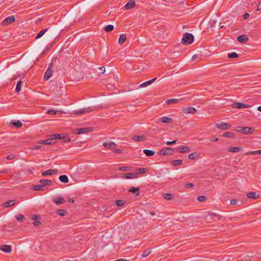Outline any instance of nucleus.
Masks as SVG:
<instances>
[{
    "label": "nucleus",
    "instance_id": "e433bc0d",
    "mask_svg": "<svg viewBox=\"0 0 261 261\" xmlns=\"http://www.w3.org/2000/svg\"><path fill=\"white\" fill-rule=\"evenodd\" d=\"M178 101V99L175 98H172V99H168L166 102L167 105H171L172 103H175Z\"/></svg>",
    "mask_w": 261,
    "mask_h": 261
},
{
    "label": "nucleus",
    "instance_id": "9d476101",
    "mask_svg": "<svg viewBox=\"0 0 261 261\" xmlns=\"http://www.w3.org/2000/svg\"><path fill=\"white\" fill-rule=\"evenodd\" d=\"M92 111H93V110L91 107H88V108H83V109H80L79 110L75 111L74 114L76 115H80L82 114L88 113Z\"/></svg>",
    "mask_w": 261,
    "mask_h": 261
},
{
    "label": "nucleus",
    "instance_id": "37998d69",
    "mask_svg": "<svg viewBox=\"0 0 261 261\" xmlns=\"http://www.w3.org/2000/svg\"><path fill=\"white\" fill-rule=\"evenodd\" d=\"M223 136L224 137L231 138L234 137V134L231 132H227V133H224L223 134Z\"/></svg>",
    "mask_w": 261,
    "mask_h": 261
},
{
    "label": "nucleus",
    "instance_id": "cd10ccee",
    "mask_svg": "<svg viewBox=\"0 0 261 261\" xmlns=\"http://www.w3.org/2000/svg\"><path fill=\"white\" fill-rule=\"evenodd\" d=\"M182 160H174L171 162V164L173 166H178L181 165Z\"/></svg>",
    "mask_w": 261,
    "mask_h": 261
},
{
    "label": "nucleus",
    "instance_id": "f257e3e1",
    "mask_svg": "<svg viewBox=\"0 0 261 261\" xmlns=\"http://www.w3.org/2000/svg\"><path fill=\"white\" fill-rule=\"evenodd\" d=\"M194 36L189 33H186L184 35L182 39V43L184 45H189L193 42Z\"/></svg>",
    "mask_w": 261,
    "mask_h": 261
},
{
    "label": "nucleus",
    "instance_id": "f704fd0d",
    "mask_svg": "<svg viewBox=\"0 0 261 261\" xmlns=\"http://www.w3.org/2000/svg\"><path fill=\"white\" fill-rule=\"evenodd\" d=\"M143 152L147 156H152L154 154L155 152L154 151L148 149H144Z\"/></svg>",
    "mask_w": 261,
    "mask_h": 261
},
{
    "label": "nucleus",
    "instance_id": "a19ab883",
    "mask_svg": "<svg viewBox=\"0 0 261 261\" xmlns=\"http://www.w3.org/2000/svg\"><path fill=\"white\" fill-rule=\"evenodd\" d=\"M198 157V154L196 152H193V153H190L188 156L189 159H191V160L195 159L197 158Z\"/></svg>",
    "mask_w": 261,
    "mask_h": 261
},
{
    "label": "nucleus",
    "instance_id": "5fc2aeb1",
    "mask_svg": "<svg viewBox=\"0 0 261 261\" xmlns=\"http://www.w3.org/2000/svg\"><path fill=\"white\" fill-rule=\"evenodd\" d=\"M129 167H119V170L120 171H128Z\"/></svg>",
    "mask_w": 261,
    "mask_h": 261
},
{
    "label": "nucleus",
    "instance_id": "c756f323",
    "mask_svg": "<svg viewBox=\"0 0 261 261\" xmlns=\"http://www.w3.org/2000/svg\"><path fill=\"white\" fill-rule=\"evenodd\" d=\"M126 39V35L125 34H121L118 40L119 44L122 45L125 41Z\"/></svg>",
    "mask_w": 261,
    "mask_h": 261
},
{
    "label": "nucleus",
    "instance_id": "20e7f679",
    "mask_svg": "<svg viewBox=\"0 0 261 261\" xmlns=\"http://www.w3.org/2000/svg\"><path fill=\"white\" fill-rule=\"evenodd\" d=\"M15 20L14 16H10L6 17L1 23L2 25H7L12 24Z\"/></svg>",
    "mask_w": 261,
    "mask_h": 261
},
{
    "label": "nucleus",
    "instance_id": "b1692460",
    "mask_svg": "<svg viewBox=\"0 0 261 261\" xmlns=\"http://www.w3.org/2000/svg\"><path fill=\"white\" fill-rule=\"evenodd\" d=\"M259 196V194H256L255 192H250L247 194V197L250 199H256Z\"/></svg>",
    "mask_w": 261,
    "mask_h": 261
},
{
    "label": "nucleus",
    "instance_id": "f3484780",
    "mask_svg": "<svg viewBox=\"0 0 261 261\" xmlns=\"http://www.w3.org/2000/svg\"><path fill=\"white\" fill-rule=\"evenodd\" d=\"M53 202L57 204H63L65 202V200L62 197H57L53 199Z\"/></svg>",
    "mask_w": 261,
    "mask_h": 261
},
{
    "label": "nucleus",
    "instance_id": "a878e982",
    "mask_svg": "<svg viewBox=\"0 0 261 261\" xmlns=\"http://www.w3.org/2000/svg\"><path fill=\"white\" fill-rule=\"evenodd\" d=\"M15 203V201L14 200H9L6 202H5L3 204V206L5 207H8V206H13Z\"/></svg>",
    "mask_w": 261,
    "mask_h": 261
},
{
    "label": "nucleus",
    "instance_id": "a211bd4d",
    "mask_svg": "<svg viewBox=\"0 0 261 261\" xmlns=\"http://www.w3.org/2000/svg\"><path fill=\"white\" fill-rule=\"evenodd\" d=\"M135 6V2L133 1H129L124 6L126 10H130L134 8Z\"/></svg>",
    "mask_w": 261,
    "mask_h": 261
},
{
    "label": "nucleus",
    "instance_id": "680f3d73",
    "mask_svg": "<svg viewBox=\"0 0 261 261\" xmlns=\"http://www.w3.org/2000/svg\"><path fill=\"white\" fill-rule=\"evenodd\" d=\"M99 70L101 73H103L106 71L105 67H99Z\"/></svg>",
    "mask_w": 261,
    "mask_h": 261
},
{
    "label": "nucleus",
    "instance_id": "603ef678",
    "mask_svg": "<svg viewBox=\"0 0 261 261\" xmlns=\"http://www.w3.org/2000/svg\"><path fill=\"white\" fill-rule=\"evenodd\" d=\"M206 199V197L204 196H200L198 197V200L200 202H202L205 201Z\"/></svg>",
    "mask_w": 261,
    "mask_h": 261
},
{
    "label": "nucleus",
    "instance_id": "39448f33",
    "mask_svg": "<svg viewBox=\"0 0 261 261\" xmlns=\"http://www.w3.org/2000/svg\"><path fill=\"white\" fill-rule=\"evenodd\" d=\"M53 64L52 63H50L49 64L48 67L46 71L44 76V80H48L50 77L53 74Z\"/></svg>",
    "mask_w": 261,
    "mask_h": 261
},
{
    "label": "nucleus",
    "instance_id": "4d7b16f0",
    "mask_svg": "<svg viewBox=\"0 0 261 261\" xmlns=\"http://www.w3.org/2000/svg\"><path fill=\"white\" fill-rule=\"evenodd\" d=\"M15 158V155L14 154H10L7 156V159L8 160H12Z\"/></svg>",
    "mask_w": 261,
    "mask_h": 261
},
{
    "label": "nucleus",
    "instance_id": "c9c22d12",
    "mask_svg": "<svg viewBox=\"0 0 261 261\" xmlns=\"http://www.w3.org/2000/svg\"><path fill=\"white\" fill-rule=\"evenodd\" d=\"M48 29H43L38 34V35H37V36L36 37L35 39H38L40 38H41L45 33L47 31Z\"/></svg>",
    "mask_w": 261,
    "mask_h": 261
},
{
    "label": "nucleus",
    "instance_id": "4c0bfd02",
    "mask_svg": "<svg viewBox=\"0 0 261 261\" xmlns=\"http://www.w3.org/2000/svg\"><path fill=\"white\" fill-rule=\"evenodd\" d=\"M146 170H147V169L146 168H138L136 170L137 172H136V173H137V175L139 174H144L146 172Z\"/></svg>",
    "mask_w": 261,
    "mask_h": 261
},
{
    "label": "nucleus",
    "instance_id": "7ed1b4c3",
    "mask_svg": "<svg viewBox=\"0 0 261 261\" xmlns=\"http://www.w3.org/2000/svg\"><path fill=\"white\" fill-rule=\"evenodd\" d=\"M93 128L92 127H84L80 128H76L74 130V133L76 135H79L91 132Z\"/></svg>",
    "mask_w": 261,
    "mask_h": 261
},
{
    "label": "nucleus",
    "instance_id": "f03ea898",
    "mask_svg": "<svg viewBox=\"0 0 261 261\" xmlns=\"http://www.w3.org/2000/svg\"><path fill=\"white\" fill-rule=\"evenodd\" d=\"M52 139L54 140H62L64 142H69L71 141V139L67 136L65 134H54L52 135Z\"/></svg>",
    "mask_w": 261,
    "mask_h": 261
},
{
    "label": "nucleus",
    "instance_id": "49530a36",
    "mask_svg": "<svg viewBox=\"0 0 261 261\" xmlns=\"http://www.w3.org/2000/svg\"><path fill=\"white\" fill-rule=\"evenodd\" d=\"M239 57V55L238 54H237L235 52H232V53H229L228 55V58H230V59H231V58H237Z\"/></svg>",
    "mask_w": 261,
    "mask_h": 261
},
{
    "label": "nucleus",
    "instance_id": "ea45409f",
    "mask_svg": "<svg viewBox=\"0 0 261 261\" xmlns=\"http://www.w3.org/2000/svg\"><path fill=\"white\" fill-rule=\"evenodd\" d=\"M21 84H22L21 81L19 80L17 82L16 87L15 88V92H18L20 91V89H21Z\"/></svg>",
    "mask_w": 261,
    "mask_h": 261
},
{
    "label": "nucleus",
    "instance_id": "13d9d810",
    "mask_svg": "<svg viewBox=\"0 0 261 261\" xmlns=\"http://www.w3.org/2000/svg\"><path fill=\"white\" fill-rule=\"evenodd\" d=\"M237 203V201L235 199H231L230 200V204L231 205H235Z\"/></svg>",
    "mask_w": 261,
    "mask_h": 261
},
{
    "label": "nucleus",
    "instance_id": "f8f14e48",
    "mask_svg": "<svg viewBox=\"0 0 261 261\" xmlns=\"http://www.w3.org/2000/svg\"><path fill=\"white\" fill-rule=\"evenodd\" d=\"M57 169H48L42 172V175L43 176H46L47 175H51L53 174L57 173Z\"/></svg>",
    "mask_w": 261,
    "mask_h": 261
},
{
    "label": "nucleus",
    "instance_id": "58836bf2",
    "mask_svg": "<svg viewBox=\"0 0 261 261\" xmlns=\"http://www.w3.org/2000/svg\"><path fill=\"white\" fill-rule=\"evenodd\" d=\"M151 252V250L150 249H146L145 251L142 254V257H145L148 256Z\"/></svg>",
    "mask_w": 261,
    "mask_h": 261
},
{
    "label": "nucleus",
    "instance_id": "8fccbe9b",
    "mask_svg": "<svg viewBox=\"0 0 261 261\" xmlns=\"http://www.w3.org/2000/svg\"><path fill=\"white\" fill-rule=\"evenodd\" d=\"M66 211L65 210L61 209L57 211V214L61 216H63L65 215Z\"/></svg>",
    "mask_w": 261,
    "mask_h": 261
},
{
    "label": "nucleus",
    "instance_id": "e2e57ef3",
    "mask_svg": "<svg viewBox=\"0 0 261 261\" xmlns=\"http://www.w3.org/2000/svg\"><path fill=\"white\" fill-rule=\"evenodd\" d=\"M249 16V14L247 13H246L243 15V18L244 19H247Z\"/></svg>",
    "mask_w": 261,
    "mask_h": 261
},
{
    "label": "nucleus",
    "instance_id": "5701e85b",
    "mask_svg": "<svg viewBox=\"0 0 261 261\" xmlns=\"http://www.w3.org/2000/svg\"><path fill=\"white\" fill-rule=\"evenodd\" d=\"M237 40L240 43H244L248 40V38L246 35H242L239 36Z\"/></svg>",
    "mask_w": 261,
    "mask_h": 261
},
{
    "label": "nucleus",
    "instance_id": "aec40b11",
    "mask_svg": "<svg viewBox=\"0 0 261 261\" xmlns=\"http://www.w3.org/2000/svg\"><path fill=\"white\" fill-rule=\"evenodd\" d=\"M0 250L7 253H9L11 251V246L7 245H3L0 247Z\"/></svg>",
    "mask_w": 261,
    "mask_h": 261
},
{
    "label": "nucleus",
    "instance_id": "6e6d98bb",
    "mask_svg": "<svg viewBox=\"0 0 261 261\" xmlns=\"http://www.w3.org/2000/svg\"><path fill=\"white\" fill-rule=\"evenodd\" d=\"M194 186V185L192 183H187L185 185V187L187 188H192Z\"/></svg>",
    "mask_w": 261,
    "mask_h": 261
},
{
    "label": "nucleus",
    "instance_id": "de8ad7c7",
    "mask_svg": "<svg viewBox=\"0 0 261 261\" xmlns=\"http://www.w3.org/2000/svg\"><path fill=\"white\" fill-rule=\"evenodd\" d=\"M208 215L211 217V219H213L214 217H216L218 220H219L222 217V216L218 215L217 214L214 213H210V214H209Z\"/></svg>",
    "mask_w": 261,
    "mask_h": 261
},
{
    "label": "nucleus",
    "instance_id": "bb28decb",
    "mask_svg": "<svg viewBox=\"0 0 261 261\" xmlns=\"http://www.w3.org/2000/svg\"><path fill=\"white\" fill-rule=\"evenodd\" d=\"M59 179L60 180V181L65 184L68 183L69 181L68 178L67 176L66 175H62L60 176Z\"/></svg>",
    "mask_w": 261,
    "mask_h": 261
},
{
    "label": "nucleus",
    "instance_id": "dca6fc26",
    "mask_svg": "<svg viewBox=\"0 0 261 261\" xmlns=\"http://www.w3.org/2000/svg\"><path fill=\"white\" fill-rule=\"evenodd\" d=\"M54 140L53 139H52V135L50 136V138L45 140H42L39 142V143L41 144H46V145H52L55 143V142H53V141Z\"/></svg>",
    "mask_w": 261,
    "mask_h": 261
},
{
    "label": "nucleus",
    "instance_id": "6ab92c4d",
    "mask_svg": "<svg viewBox=\"0 0 261 261\" xmlns=\"http://www.w3.org/2000/svg\"><path fill=\"white\" fill-rule=\"evenodd\" d=\"M39 183L42 184L45 187L47 185H51L53 184V181L49 179H43L39 181Z\"/></svg>",
    "mask_w": 261,
    "mask_h": 261
},
{
    "label": "nucleus",
    "instance_id": "774afa93",
    "mask_svg": "<svg viewBox=\"0 0 261 261\" xmlns=\"http://www.w3.org/2000/svg\"><path fill=\"white\" fill-rule=\"evenodd\" d=\"M41 148V146L36 145L34 147V149H39Z\"/></svg>",
    "mask_w": 261,
    "mask_h": 261
},
{
    "label": "nucleus",
    "instance_id": "c85d7f7f",
    "mask_svg": "<svg viewBox=\"0 0 261 261\" xmlns=\"http://www.w3.org/2000/svg\"><path fill=\"white\" fill-rule=\"evenodd\" d=\"M139 190H140L139 187H137V188L132 187V188H130L129 190V191L130 192L135 194L136 195L138 196L140 195Z\"/></svg>",
    "mask_w": 261,
    "mask_h": 261
},
{
    "label": "nucleus",
    "instance_id": "052dcab7",
    "mask_svg": "<svg viewBox=\"0 0 261 261\" xmlns=\"http://www.w3.org/2000/svg\"><path fill=\"white\" fill-rule=\"evenodd\" d=\"M33 224L35 226H38L39 225H40L41 224V222H40V221H35L33 223Z\"/></svg>",
    "mask_w": 261,
    "mask_h": 261
},
{
    "label": "nucleus",
    "instance_id": "c03bdc74",
    "mask_svg": "<svg viewBox=\"0 0 261 261\" xmlns=\"http://www.w3.org/2000/svg\"><path fill=\"white\" fill-rule=\"evenodd\" d=\"M12 124L18 128L21 127L22 125V123L19 120H17L16 121L12 122Z\"/></svg>",
    "mask_w": 261,
    "mask_h": 261
},
{
    "label": "nucleus",
    "instance_id": "2eb2a0df",
    "mask_svg": "<svg viewBox=\"0 0 261 261\" xmlns=\"http://www.w3.org/2000/svg\"><path fill=\"white\" fill-rule=\"evenodd\" d=\"M159 121L160 122L165 123H171L172 122V119L171 117L165 116V117L160 118L159 119Z\"/></svg>",
    "mask_w": 261,
    "mask_h": 261
},
{
    "label": "nucleus",
    "instance_id": "a18cd8bd",
    "mask_svg": "<svg viewBox=\"0 0 261 261\" xmlns=\"http://www.w3.org/2000/svg\"><path fill=\"white\" fill-rule=\"evenodd\" d=\"M16 219L19 222H22L24 220V216L22 214H19L16 216Z\"/></svg>",
    "mask_w": 261,
    "mask_h": 261
},
{
    "label": "nucleus",
    "instance_id": "72a5a7b5",
    "mask_svg": "<svg viewBox=\"0 0 261 261\" xmlns=\"http://www.w3.org/2000/svg\"><path fill=\"white\" fill-rule=\"evenodd\" d=\"M245 155H256V154H261L260 150H255V151H251L247 152L245 153Z\"/></svg>",
    "mask_w": 261,
    "mask_h": 261
},
{
    "label": "nucleus",
    "instance_id": "412c9836",
    "mask_svg": "<svg viewBox=\"0 0 261 261\" xmlns=\"http://www.w3.org/2000/svg\"><path fill=\"white\" fill-rule=\"evenodd\" d=\"M156 78L154 77V78L152 79L151 80H149V81H146L145 82H144L143 83L141 84L140 85V88H144L145 87L149 86V85H151L153 82H154L156 80Z\"/></svg>",
    "mask_w": 261,
    "mask_h": 261
},
{
    "label": "nucleus",
    "instance_id": "393cba45",
    "mask_svg": "<svg viewBox=\"0 0 261 261\" xmlns=\"http://www.w3.org/2000/svg\"><path fill=\"white\" fill-rule=\"evenodd\" d=\"M178 149H179L178 151L181 153H186L190 151V148L187 146H180L178 148Z\"/></svg>",
    "mask_w": 261,
    "mask_h": 261
},
{
    "label": "nucleus",
    "instance_id": "79ce46f5",
    "mask_svg": "<svg viewBox=\"0 0 261 261\" xmlns=\"http://www.w3.org/2000/svg\"><path fill=\"white\" fill-rule=\"evenodd\" d=\"M114 26L112 24H109L105 28V31L106 32H110L113 30Z\"/></svg>",
    "mask_w": 261,
    "mask_h": 261
},
{
    "label": "nucleus",
    "instance_id": "4468645a",
    "mask_svg": "<svg viewBox=\"0 0 261 261\" xmlns=\"http://www.w3.org/2000/svg\"><path fill=\"white\" fill-rule=\"evenodd\" d=\"M132 139L134 141L143 142L146 140V138L144 136L134 135L133 136Z\"/></svg>",
    "mask_w": 261,
    "mask_h": 261
},
{
    "label": "nucleus",
    "instance_id": "0e129e2a",
    "mask_svg": "<svg viewBox=\"0 0 261 261\" xmlns=\"http://www.w3.org/2000/svg\"><path fill=\"white\" fill-rule=\"evenodd\" d=\"M261 9V2L259 3V4L257 6V11H259Z\"/></svg>",
    "mask_w": 261,
    "mask_h": 261
},
{
    "label": "nucleus",
    "instance_id": "1a4fd4ad",
    "mask_svg": "<svg viewBox=\"0 0 261 261\" xmlns=\"http://www.w3.org/2000/svg\"><path fill=\"white\" fill-rule=\"evenodd\" d=\"M103 146L106 148L111 149L113 150L114 148L117 146V144L113 141H108L107 142H104L103 144Z\"/></svg>",
    "mask_w": 261,
    "mask_h": 261
},
{
    "label": "nucleus",
    "instance_id": "338daca9",
    "mask_svg": "<svg viewBox=\"0 0 261 261\" xmlns=\"http://www.w3.org/2000/svg\"><path fill=\"white\" fill-rule=\"evenodd\" d=\"M218 138H214L213 139H211V140L213 142H217L218 141Z\"/></svg>",
    "mask_w": 261,
    "mask_h": 261
},
{
    "label": "nucleus",
    "instance_id": "7c9ffc66",
    "mask_svg": "<svg viewBox=\"0 0 261 261\" xmlns=\"http://www.w3.org/2000/svg\"><path fill=\"white\" fill-rule=\"evenodd\" d=\"M163 197L165 199L169 200L173 199L174 196L173 194L171 193H166L163 195Z\"/></svg>",
    "mask_w": 261,
    "mask_h": 261
},
{
    "label": "nucleus",
    "instance_id": "473e14b6",
    "mask_svg": "<svg viewBox=\"0 0 261 261\" xmlns=\"http://www.w3.org/2000/svg\"><path fill=\"white\" fill-rule=\"evenodd\" d=\"M242 150L241 147H232L228 149V151L231 152H238Z\"/></svg>",
    "mask_w": 261,
    "mask_h": 261
},
{
    "label": "nucleus",
    "instance_id": "9b49d317",
    "mask_svg": "<svg viewBox=\"0 0 261 261\" xmlns=\"http://www.w3.org/2000/svg\"><path fill=\"white\" fill-rule=\"evenodd\" d=\"M239 128H241L242 133L244 134H250L254 130V129L251 127H242L239 126Z\"/></svg>",
    "mask_w": 261,
    "mask_h": 261
},
{
    "label": "nucleus",
    "instance_id": "ddd939ff",
    "mask_svg": "<svg viewBox=\"0 0 261 261\" xmlns=\"http://www.w3.org/2000/svg\"><path fill=\"white\" fill-rule=\"evenodd\" d=\"M233 107L237 109H245L249 108L250 106L243 103L237 102L233 104Z\"/></svg>",
    "mask_w": 261,
    "mask_h": 261
},
{
    "label": "nucleus",
    "instance_id": "bf43d9fd",
    "mask_svg": "<svg viewBox=\"0 0 261 261\" xmlns=\"http://www.w3.org/2000/svg\"><path fill=\"white\" fill-rule=\"evenodd\" d=\"M113 151L114 152H116V153H120L122 152V150L119 149H115L114 148V149H113Z\"/></svg>",
    "mask_w": 261,
    "mask_h": 261
},
{
    "label": "nucleus",
    "instance_id": "09e8293b",
    "mask_svg": "<svg viewBox=\"0 0 261 261\" xmlns=\"http://www.w3.org/2000/svg\"><path fill=\"white\" fill-rule=\"evenodd\" d=\"M125 202L122 200H117L116 201V204L118 206H123L124 205Z\"/></svg>",
    "mask_w": 261,
    "mask_h": 261
},
{
    "label": "nucleus",
    "instance_id": "69168bd1",
    "mask_svg": "<svg viewBox=\"0 0 261 261\" xmlns=\"http://www.w3.org/2000/svg\"><path fill=\"white\" fill-rule=\"evenodd\" d=\"M38 216L34 215L32 216V219L33 220H36L37 219Z\"/></svg>",
    "mask_w": 261,
    "mask_h": 261
},
{
    "label": "nucleus",
    "instance_id": "0eeeda50",
    "mask_svg": "<svg viewBox=\"0 0 261 261\" xmlns=\"http://www.w3.org/2000/svg\"><path fill=\"white\" fill-rule=\"evenodd\" d=\"M174 150V148H173L168 147L166 148H162L160 150V153L163 155H171Z\"/></svg>",
    "mask_w": 261,
    "mask_h": 261
},
{
    "label": "nucleus",
    "instance_id": "864d4df0",
    "mask_svg": "<svg viewBox=\"0 0 261 261\" xmlns=\"http://www.w3.org/2000/svg\"><path fill=\"white\" fill-rule=\"evenodd\" d=\"M177 140H175L173 141H167L166 142V144L168 145H172L174 144L176 142Z\"/></svg>",
    "mask_w": 261,
    "mask_h": 261
},
{
    "label": "nucleus",
    "instance_id": "3c124183",
    "mask_svg": "<svg viewBox=\"0 0 261 261\" xmlns=\"http://www.w3.org/2000/svg\"><path fill=\"white\" fill-rule=\"evenodd\" d=\"M47 113L51 115H55L57 113V111L54 110H49L47 111Z\"/></svg>",
    "mask_w": 261,
    "mask_h": 261
},
{
    "label": "nucleus",
    "instance_id": "6e6552de",
    "mask_svg": "<svg viewBox=\"0 0 261 261\" xmlns=\"http://www.w3.org/2000/svg\"><path fill=\"white\" fill-rule=\"evenodd\" d=\"M216 126L217 128L222 130L228 129L231 126L229 123H224L222 122L216 123Z\"/></svg>",
    "mask_w": 261,
    "mask_h": 261
},
{
    "label": "nucleus",
    "instance_id": "4be33fe9",
    "mask_svg": "<svg viewBox=\"0 0 261 261\" xmlns=\"http://www.w3.org/2000/svg\"><path fill=\"white\" fill-rule=\"evenodd\" d=\"M126 179L135 178L137 177V173H123Z\"/></svg>",
    "mask_w": 261,
    "mask_h": 261
},
{
    "label": "nucleus",
    "instance_id": "423d86ee",
    "mask_svg": "<svg viewBox=\"0 0 261 261\" xmlns=\"http://www.w3.org/2000/svg\"><path fill=\"white\" fill-rule=\"evenodd\" d=\"M182 111L185 114H194L197 112L196 109L193 107H185L182 108Z\"/></svg>",
    "mask_w": 261,
    "mask_h": 261
},
{
    "label": "nucleus",
    "instance_id": "2f4dec72",
    "mask_svg": "<svg viewBox=\"0 0 261 261\" xmlns=\"http://www.w3.org/2000/svg\"><path fill=\"white\" fill-rule=\"evenodd\" d=\"M33 189L36 191H43L44 190V187L41 184L35 185L33 187Z\"/></svg>",
    "mask_w": 261,
    "mask_h": 261
}]
</instances>
